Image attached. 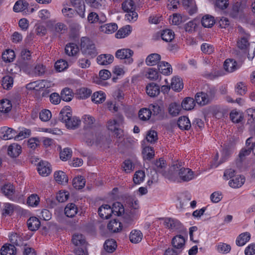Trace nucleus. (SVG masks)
Masks as SVG:
<instances>
[{
    "mask_svg": "<svg viewBox=\"0 0 255 255\" xmlns=\"http://www.w3.org/2000/svg\"><path fill=\"white\" fill-rule=\"evenodd\" d=\"M202 92L206 97L204 99L207 100L209 104L215 99L217 90L214 87L207 85L205 91Z\"/></svg>",
    "mask_w": 255,
    "mask_h": 255,
    "instance_id": "obj_12",
    "label": "nucleus"
},
{
    "mask_svg": "<svg viewBox=\"0 0 255 255\" xmlns=\"http://www.w3.org/2000/svg\"><path fill=\"white\" fill-rule=\"evenodd\" d=\"M1 191L9 200L13 201L17 200V198L14 195L15 188L13 185L11 184H5L1 188Z\"/></svg>",
    "mask_w": 255,
    "mask_h": 255,
    "instance_id": "obj_6",
    "label": "nucleus"
},
{
    "mask_svg": "<svg viewBox=\"0 0 255 255\" xmlns=\"http://www.w3.org/2000/svg\"><path fill=\"white\" fill-rule=\"evenodd\" d=\"M179 179L183 182H188L194 178V172L190 168L182 166L179 168L178 172Z\"/></svg>",
    "mask_w": 255,
    "mask_h": 255,
    "instance_id": "obj_5",
    "label": "nucleus"
},
{
    "mask_svg": "<svg viewBox=\"0 0 255 255\" xmlns=\"http://www.w3.org/2000/svg\"><path fill=\"white\" fill-rule=\"evenodd\" d=\"M111 208L112 213L117 216H121L124 213L125 209L124 206L120 202L114 203L113 205V207Z\"/></svg>",
    "mask_w": 255,
    "mask_h": 255,
    "instance_id": "obj_50",
    "label": "nucleus"
},
{
    "mask_svg": "<svg viewBox=\"0 0 255 255\" xmlns=\"http://www.w3.org/2000/svg\"><path fill=\"white\" fill-rule=\"evenodd\" d=\"M28 6V3L26 1L19 0L17 1L13 7V11L19 12L26 9Z\"/></svg>",
    "mask_w": 255,
    "mask_h": 255,
    "instance_id": "obj_48",
    "label": "nucleus"
},
{
    "mask_svg": "<svg viewBox=\"0 0 255 255\" xmlns=\"http://www.w3.org/2000/svg\"><path fill=\"white\" fill-rule=\"evenodd\" d=\"M72 242L75 246L77 247H86L87 244L85 237L79 234H75L73 236Z\"/></svg>",
    "mask_w": 255,
    "mask_h": 255,
    "instance_id": "obj_14",
    "label": "nucleus"
},
{
    "mask_svg": "<svg viewBox=\"0 0 255 255\" xmlns=\"http://www.w3.org/2000/svg\"><path fill=\"white\" fill-rule=\"evenodd\" d=\"M181 106L185 110H191L195 106V101L192 98L187 97L182 101Z\"/></svg>",
    "mask_w": 255,
    "mask_h": 255,
    "instance_id": "obj_46",
    "label": "nucleus"
},
{
    "mask_svg": "<svg viewBox=\"0 0 255 255\" xmlns=\"http://www.w3.org/2000/svg\"><path fill=\"white\" fill-rule=\"evenodd\" d=\"M182 166L181 162L176 161L171 166L167 171H164L162 175L172 181L178 180L179 168Z\"/></svg>",
    "mask_w": 255,
    "mask_h": 255,
    "instance_id": "obj_2",
    "label": "nucleus"
},
{
    "mask_svg": "<svg viewBox=\"0 0 255 255\" xmlns=\"http://www.w3.org/2000/svg\"><path fill=\"white\" fill-rule=\"evenodd\" d=\"M225 74L226 73L222 69L215 70L211 72L205 73L204 77L210 80H214Z\"/></svg>",
    "mask_w": 255,
    "mask_h": 255,
    "instance_id": "obj_26",
    "label": "nucleus"
},
{
    "mask_svg": "<svg viewBox=\"0 0 255 255\" xmlns=\"http://www.w3.org/2000/svg\"><path fill=\"white\" fill-rule=\"evenodd\" d=\"M224 68L228 72H233L238 68L237 62L232 59H227L224 63Z\"/></svg>",
    "mask_w": 255,
    "mask_h": 255,
    "instance_id": "obj_19",
    "label": "nucleus"
},
{
    "mask_svg": "<svg viewBox=\"0 0 255 255\" xmlns=\"http://www.w3.org/2000/svg\"><path fill=\"white\" fill-rule=\"evenodd\" d=\"M185 243L184 238L181 235H177L172 240V245L173 247L177 251H180V252L184 249Z\"/></svg>",
    "mask_w": 255,
    "mask_h": 255,
    "instance_id": "obj_10",
    "label": "nucleus"
},
{
    "mask_svg": "<svg viewBox=\"0 0 255 255\" xmlns=\"http://www.w3.org/2000/svg\"><path fill=\"white\" fill-rule=\"evenodd\" d=\"M131 32V28L129 25L120 28L116 34L117 38H122L127 36Z\"/></svg>",
    "mask_w": 255,
    "mask_h": 255,
    "instance_id": "obj_49",
    "label": "nucleus"
},
{
    "mask_svg": "<svg viewBox=\"0 0 255 255\" xmlns=\"http://www.w3.org/2000/svg\"><path fill=\"white\" fill-rule=\"evenodd\" d=\"M251 239V235L248 232H245L241 234L237 238L236 244L238 246H243Z\"/></svg>",
    "mask_w": 255,
    "mask_h": 255,
    "instance_id": "obj_31",
    "label": "nucleus"
},
{
    "mask_svg": "<svg viewBox=\"0 0 255 255\" xmlns=\"http://www.w3.org/2000/svg\"><path fill=\"white\" fill-rule=\"evenodd\" d=\"M171 88L175 91H180L183 88L182 79L178 77H174L172 79Z\"/></svg>",
    "mask_w": 255,
    "mask_h": 255,
    "instance_id": "obj_33",
    "label": "nucleus"
},
{
    "mask_svg": "<svg viewBox=\"0 0 255 255\" xmlns=\"http://www.w3.org/2000/svg\"><path fill=\"white\" fill-rule=\"evenodd\" d=\"M98 214L102 219H109L112 215V210L108 204L102 205L98 209Z\"/></svg>",
    "mask_w": 255,
    "mask_h": 255,
    "instance_id": "obj_11",
    "label": "nucleus"
},
{
    "mask_svg": "<svg viewBox=\"0 0 255 255\" xmlns=\"http://www.w3.org/2000/svg\"><path fill=\"white\" fill-rule=\"evenodd\" d=\"M144 177V172L141 170H138L134 173L133 181L136 184H139L143 180Z\"/></svg>",
    "mask_w": 255,
    "mask_h": 255,
    "instance_id": "obj_59",
    "label": "nucleus"
},
{
    "mask_svg": "<svg viewBox=\"0 0 255 255\" xmlns=\"http://www.w3.org/2000/svg\"><path fill=\"white\" fill-rule=\"evenodd\" d=\"M72 6L75 7L77 14L82 18H84L85 5L83 0H70Z\"/></svg>",
    "mask_w": 255,
    "mask_h": 255,
    "instance_id": "obj_7",
    "label": "nucleus"
},
{
    "mask_svg": "<svg viewBox=\"0 0 255 255\" xmlns=\"http://www.w3.org/2000/svg\"><path fill=\"white\" fill-rule=\"evenodd\" d=\"M21 151V147L17 143H12L10 145L7 149L8 154L11 157H17Z\"/></svg>",
    "mask_w": 255,
    "mask_h": 255,
    "instance_id": "obj_16",
    "label": "nucleus"
},
{
    "mask_svg": "<svg viewBox=\"0 0 255 255\" xmlns=\"http://www.w3.org/2000/svg\"><path fill=\"white\" fill-rule=\"evenodd\" d=\"M9 241L12 245L17 246H24L22 238L16 233H12L9 236Z\"/></svg>",
    "mask_w": 255,
    "mask_h": 255,
    "instance_id": "obj_40",
    "label": "nucleus"
},
{
    "mask_svg": "<svg viewBox=\"0 0 255 255\" xmlns=\"http://www.w3.org/2000/svg\"><path fill=\"white\" fill-rule=\"evenodd\" d=\"M123 227L121 222L116 219L110 221L107 225L108 229L111 233L119 232Z\"/></svg>",
    "mask_w": 255,
    "mask_h": 255,
    "instance_id": "obj_13",
    "label": "nucleus"
},
{
    "mask_svg": "<svg viewBox=\"0 0 255 255\" xmlns=\"http://www.w3.org/2000/svg\"><path fill=\"white\" fill-rule=\"evenodd\" d=\"M60 97L62 100L65 102L70 101L73 97L72 90L68 88H65L61 92Z\"/></svg>",
    "mask_w": 255,
    "mask_h": 255,
    "instance_id": "obj_42",
    "label": "nucleus"
},
{
    "mask_svg": "<svg viewBox=\"0 0 255 255\" xmlns=\"http://www.w3.org/2000/svg\"><path fill=\"white\" fill-rule=\"evenodd\" d=\"M27 225L29 230L31 231H35L40 227V222L36 217H32L27 220Z\"/></svg>",
    "mask_w": 255,
    "mask_h": 255,
    "instance_id": "obj_23",
    "label": "nucleus"
},
{
    "mask_svg": "<svg viewBox=\"0 0 255 255\" xmlns=\"http://www.w3.org/2000/svg\"><path fill=\"white\" fill-rule=\"evenodd\" d=\"M122 7L125 12L134 10V2L132 0H126L122 3Z\"/></svg>",
    "mask_w": 255,
    "mask_h": 255,
    "instance_id": "obj_56",
    "label": "nucleus"
},
{
    "mask_svg": "<svg viewBox=\"0 0 255 255\" xmlns=\"http://www.w3.org/2000/svg\"><path fill=\"white\" fill-rule=\"evenodd\" d=\"M215 23L214 17L209 14L204 15L201 20L202 25L205 27H211Z\"/></svg>",
    "mask_w": 255,
    "mask_h": 255,
    "instance_id": "obj_41",
    "label": "nucleus"
},
{
    "mask_svg": "<svg viewBox=\"0 0 255 255\" xmlns=\"http://www.w3.org/2000/svg\"><path fill=\"white\" fill-rule=\"evenodd\" d=\"M250 35L248 34H245L243 36L241 39L238 41V47L242 50H246L249 47L250 43L249 42L248 38Z\"/></svg>",
    "mask_w": 255,
    "mask_h": 255,
    "instance_id": "obj_43",
    "label": "nucleus"
},
{
    "mask_svg": "<svg viewBox=\"0 0 255 255\" xmlns=\"http://www.w3.org/2000/svg\"><path fill=\"white\" fill-rule=\"evenodd\" d=\"M161 36L163 40L170 42L174 38V33L170 29H165L163 30Z\"/></svg>",
    "mask_w": 255,
    "mask_h": 255,
    "instance_id": "obj_53",
    "label": "nucleus"
},
{
    "mask_svg": "<svg viewBox=\"0 0 255 255\" xmlns=\"http://www.w3.org/2000/svg\"><path fill=\"white\" fill-rule=\"evenodd\" d=\"M143 237L142 233L139 230H133L130 233L129 239L131 243L136 244L140 242Z\"/></svg>",
    "mask_w": 255,
    "mask_h": 255,
    "instance_id": "obj_39",
    "label": "nucleus"
},
{
    "mask_svg": "<svg viewBox=\"0 0 255 255\" xmlns=\"http://www.w3.org/2000/svg\"><path fill=\"white\" fill-rule=\"evenodd\" d=\"M146 140L150 143H154L158 139L157 133L154 130H150L148 131L146 137Z\"/></svg>",
    "mask_w": 255,
    "mask_h": 255,
    "instance_id": "obj_62",
    "label": "nucleus"
},
{
    "mask_svg": "<svg viewBox=\"0 0 255 255\" xmlns=\"http://www.w3.org/2000/svg\"><path fill=\"white\" fill-rule=\"evenodd\" d=\"M16 131L13 129L7 127H3L1 128L0 135L3 140H8L15 137Z\"/></svg>",
    "mask_w": 255,
    "mask_h": 255,
    "instance_id": "obj_9",
    "label": "nucleus"
},
{
    "mask_svg": "<svg viewBox=\"0 0 255 255\" xmlns=\"http://www.w3.org/2000/svg\"><path fill=\"white\" fill-rule=\"evenodd\" d=\"M92 93V91L88 88L82 87L77 90L76 95L78 98L86 99L89 97Z\"/></svg>",
    "mask_w": 255,
    "mask_h": 255,
    "instance_id": "obj_32",
    "label": "nucleus"
},
{
    "mask_svg": "<svg viewBox=\"0 0 255 255\" xmlns=\"http://www.w3.org/2000/svg\"><path fill=\"white\" fill-rule=\"evenodd\" d=\"M117 29L118 26L115 23H108L101 26V31L107 34L114 33Z\"/></svg>",
    "mask_w": 255,
    "mask_h": 255,
    "instance_id": "obj_44",
    "label": "nucleus"
},
{
    "mask_svg": "<svg viewBox=\"0 0 255 255\" xmlns=\"http://www.w3.org/2000/svg\"><path fill=\"white\" fill-rule=\"evenodd\" d=\"M85 1L90 7L98 9L103 8L106 3L105 0H85Z\"/></svg>",
    "mask_w": 255,
    "mask_h": 255,
    "instance_id": "obj_18",
    "label": "nucleus"
},
{
    "mask_svg": "<svg viewBox=\"0 0 255 255\" xmlns=\"http://www.w3.org/2000/svg\"><path fill=\"white\" fill-rule=\"evenodd\" d=\"M146 93L150 97H155L160 93L159 86L155 83L149 84L146 87Z\"/></svg>",
    "mask_w": 255,
    "mask_h": 255,
    "instance_id": "obj_22",
    "label": "nucleus"
},
{
    "mask_svg": "<svg viewBox=\"0 0 255 255\" xmlns=\"http://www.w3.org/2000/svg\"><path fill=\"white\" fill-rule=\"evenodd\" d=\"M204 98H206V97L203 92L197 93L195 96L196 103L201 106H204L209 104L208 102Z\"/></svg>",
    "mask_w": 255,
    "mask_h": 255,
    "instance_id": "obj_57",
    "label": "nucleus"
},
{
    "mask_svg": "<svg viewBox=\"0 0 255 255\" xmlns=\"http://www.w3.org/2000/svg\"><path fill=\"white\" fill-rule=\"evenodd\" d=\"M245 181L244 177L237 175L229 181V184L232 188H237L241 187L244 184Z\"/></svg>",
    "mask_w": 255,
    "mask_h": 255,
    "instance_id": "obj_17",
    "label": "nucleus"
},
{
    "mask_svg": "<svg viewBox=\"0 0 255 255\" xmlns=\"http://www.w3.org/2000/svg\"><path fill=\"white\" fill-rule=\"evenodd\" d=\"M105 99V94L102 91L95 92L92 96V101L96 104L102 103Z\"/></svg>",
    "mask_w": 255,
    "mask_h": 255,
    "instance_id": "obj_45",
    "label": "nucleus"
},
{
    "mask_svg": "<svg viewBox=\"0 0 255 255\" xmlns=\"http://www.w3.org/2000/svg\"><path fill=\"white\" fill-rule=\"evenodd\" d=\"M124 122V118L122 116H119L117 119L110 120L107 123V127L111 131L115 130L120 128Z\"/></svg>",
    "mask_w": 255,
    "mask_h": 255,
    "instance_id": "obj_8",
    "label": "nucleus"
},
{
    "mask_svg": "<svg viewBox=\"0 0 255 255\" xmlns=\"http://www.w3.org/2000/svg\"><path fill=\"white\" fill-rule=\"evenodd\" d=\"M0 251L1 255H15L16 253L15 246L9 244H4Z\"/></svg>",
    "mask_w": 255,
    "mask_h": 255,
    "instance_id": "obj_20",
    "label": "nucleus"
},
{
    "mask_svg": "<svg viewBox=\"0 0 255 255\" xmlns=\"http://www.w3.org/2000/svg\"><path fill=\"white\" fill-rule=\"evenodd\" d=\"M81 51L85 54L92 57L97 55V52L93 42L87 37H82L81 40Z\"/></svg>",
    "mask_w": 255,
    "mask_h": 255,
    "instance_id": "obj_1",
    "label": "nucleus"
},
{
    "mask_svg": "<svg viewBox=\"0 0 255 255\" xmlns=\"http://www.w3.org/2000/svg\"><path fill=\"white\" fill-rule=\"evenodd\" d=\"M114 60V56L111 54H101L97 58V62L102 65H107L112 63Z\"/></svg>",
    "mask_w": 255,
    "mask_h": 255,
    "instance_id": "obj_21",
    "label": "nucleus"
},
{
    "mask_svg": "<svg viewBox=\"0 0 255 255\" xmlns=\"http://www.w3.org/2000/svg\"><path fill=\"white\" fill-rule=\"evenodd\" d=\"M68 66V63L67 61L65 60L61 59L58 60L55 63V69L58 72H61L66 69Z\"/></svg>",
    "mask_w": 255,
    "mask_h": 255,
    "instance_id": "obj_61",
    "label": "nucleus"
},
{
    "mask_svg": "<svg viewBox=\"0 0 255 255\" xmlns=\"http://www.w3.org/2000/svg\"><path fill=\"white\" fill-rule=\"evenodd\" d=\"M182 3L183 6L188 10L190 15L196 12L197 7L194 0H183Z\"/></svg>",
    "mask_w": 255,
    "mask_h": 255,
    "instance_id": "obj_28",
    "label": "nucleus"
},
{
    "mask_svg": "<svg viewBox=\"0 0 255 255\" xmlns=\"http://www.w3.org/2000/svg\"><path fill=\"white\" fill-rule=\"evenodd\" d=\"M64 211L66 216L72 218L77 213L78 209L75 204L69 203L65 207Z\"/></svg>",
    "mask_w": 255,
    "mask_h": 255,
    "instance_id": "obj_27",
    "label": "nucleus"
},
{
    "mask_svg": "<svg viewBox=\"0 0 255 255\" xmlns=\"http://www.w3.org/2000/svg\"><path fill=\"white\" fill-rule=\"evenodd\" d=\"M151 115L152 112L148 108H143L139 111L138 113L139 119L144 121L149 120Z\"/></svg>",
    "mask_w": 255,
    "mask_h": 255,
    "instance_id": "obj_51",
    "label": "nucleus"
},
{
    "mask_svg": "<svg viewBox=\"0 0 255 255\" xmlns=\"http://www.w3.org/2000/svg\"><path fill=\"white\" fill-rule=\"evenodd\" d=\"M230 118L233 122L236 123H240L243 119L242 115L235 110H233L231 112Z\"/></svg>",
    "mask_w": 255,
    "mask_h": 255,
    "instance_id": "obj_63",
    "label": "nucleus"
},
{
    "mask_svg": "<svg viewBox=\"0 0 255 255\" xmlns=\"http://www.w3.org/2000/svg\"><path fill=\"white\" fill-rule=\"evenodd\" d=\"M133 54V51L130 49H121L116 51L115 56L118 59L125 60V63L130 64L133 61L131 58Z\"/></svg>",
    "mask_w": 255,
    "mask_h": 255,
    "instance_id": "obj_4",
    "label": "nucleus"
},
{
    "mask_svg": "<svg viewBox=\"0 0 255 255\" xmlns=\"http://www.w3.org/2000/svg\"><path fill=\"white\" fill-rule=\"evenodd\" d=\"M15 53L13 50L8 49L2 54V58L5 62H10L13 61L15 58Z\"/></svg>",
    "mask_w": 255,
    "mask_h": 255,
    "instance_id": "obj_54",
    "label": "nucleus"
},
{
    "mask_svg": "<svg viewBox=\"0 0 255 255\" xmlns=\"http://www.w3.org/2000/svg\"><path fill=\"white\" fill-rule=\"evenodd\" d=\"M85 180L82 176L74 178L73 179L72 184L76 189H81L85 185Z\"/></svg>",
    "mask_w": 255,
    "mask_h": 255,
    "instance_id": "obj_52",
    "label": "nucleus"
},
{
    "mask_svg": "<svg viewBox=\"0 0 255 255\" xmlns=\"http://www.w3.org/2000/svg\"><path fill=\"white\" fill-rule=\"evenodd\" d=\"M159 71L164 75H168L172 72L171 65L166 62H160L158 65Z\"/></svg>",
    "mask_w": 255,
    "mask_h": 255,
    "instance_id": "obj_30",
    "label": "nucleus"
},
{
    "mask_svg": "<svg viewBox=\"0 0 255 255\" xmlns=\"http://www.w3.org/2000/svg\"><path fill=\"white\" fill-rule=\"evenodd\" d=\"M40 201L39 197L36 194L31 195L27 199V203L31 206H36Z\"/></svg>",
    "mask_w": 255,
    "mask_h": 255,
    "instance_id": "obj_64",
    "label": "nucleus"
},
{
    "mask_svg": "<svg viewBox=\"0 0 255 255\" xmlns=\"http://www.w3.org/2000/svg\"><path fill=\"white\" fill-rule=\"evenodd\" d=\"M72 156V150L69 148H65L60 153V158L63 161H66Z\"/></svg>",
    "mask_w": 255,
    "mask_h": 255,
    "instance_id": "obj_60",
    "label": "nucleus"
},
{
    "mask_svg": "<svg viewBox=\"0 0 255 255\" xmlns=\"http://www.w3.org/2000/svg\"><path fill=\"white\" fill-rule=\"evenodd\" d=\"M164 225L170 231H182L183 227L181 222L174 218H166L164 219Z\"/></svg>",
    "mask_w": 255,
    "mask_h": 255,
    "instance_id": "obj_3",
    "label": "nucleus"
},
{
    "mask_svg": "<svg viewBox=\"0 0 255 255\" xmlns=\"http://www.w3.org/2000/svg\"><path fill=\"white\" fill-rule=\"evenodd\" d=\"M181 110V107L179 104L175 103H171L169 105V113L173 116H176L179 114Z\"/></svg>",
    "mask_w": 255,
    "mask_h": 255,
    "instance_id": "obj_58",
    "label": "nucleus"
},
{
    "mask_svg": "<svg viewBox=\"0 0 255 255\" xmlns=\"http://www.w3.org/2000/svg\"><path fill=\"white\" fill-rule=\"evenodd\" d=\"M71 116L72 112L71 109L69 108L65 107L60 111L59 116V119L60 121L66 124L67 121H68L69 120Z\"/></svg>",
    "mask_w": 255,
    "mask_h": 255,
    "instance_id": "obj_25",
    "label": "nucleus"
},
{
    "mask_svg": "<svg viewBox=\"0 0 255 255\" xmlns=\"http://www.w3.org/2000/svg\"><path fill=\"white\" fill-rule=\"evenodd\" d=\"M161 56L157 53H152L149 55L145 60V63L148 66L155 65L159 62Z\"/></svg>",
    "mask_w": 255,
    "mask_h": 255,
    "instance_id": "obj_29",
    "label": "nucleus"
},
{
    "mask_svg": "<svg viewBox=\"0 0 255 255\" xmlns=\"http://www.w3.org/2000/svg\"><path fill=\"white\" fill-rule=\"evenodd\" d=\"M80 124V120L76 117H72V115L69 120L67 121L65 125L68 128L74 129L78 128Z\"/></svg>",
    "mask_w": 255,
    "mask_h": 255,
    "instance_id": "obj_36",
    "label": "nucleus"
},
{
    "mask_svg": "<svg viewBox=\"0 0 255 255\" xmlns=\"http://www.w3.org/2000/svg\"><path fill=\"white\" fill-rule=\"evenodd\" d=\"M177 125L181 129L188 130L191 127V124L189 119L186 116L181 117L179 118Z\"/></svg>",
    "mask_w": 255,
    "mask_h": 255,
    "instance_id": "obj_35",
    "label": "nucleus"
},
{
    "mask_svg": "<svg viewBox=\"0 0 255 255\" xmlns=\"http://www.w3.org/2000/svg\"><path fill=\"white\" fill-rule=\"evenodd\" d=\"M37 170L39 173L43 176H46L49 175L51 171L49 164L46 162H40L37 166Z\"/></svg>",
    "mask_w": 255,
    "mask_h": 255,
    "instance_id": "obj_15",
    "label": "nucleus"
},
{
    "mask_svg": "<svg viewBox=\"0 0 255 255\" xmlns=\"http://www.w3.org/2000/svg\"><path fill=\"white\" fill-rule=\"evenodd\" d=\"M13 84V79L12 77L6 75L3 77L1 81V85L3 89L8 90L10 89Z\"/></svg>",
    "mask_w": 255,
    "mask_h": 255,
    "instance_id": "obj_47",
    "label": "nucleus"
},
{
    "mask_svg": "<svg viewBox=\"0 0 255 255\" xmlns=\"http://www.w3.org/2000/svg\"><path fill=\"white\" fill-rule=\"evenodd\" d=\"M12 109L11 102L6 99H2L0 101V112L4 114L9 113Z\"/></svg>",
    "mask_w": 255,
    "mask_h": 255,
    "instance_id": "obj_24",
    "label": "nucleus"
},
{
    "mask_svg": "<svg viewBox=\"0 0 255 255\" xmlns=\"http://www.w3.org/2000/svg\"><path fill=\"white\" fill-rule=\"evenodd\" d=\"M143 157L144 159L150 160L154 156L153 148L151 147L146 146L142 150Z\"/></svg>",
    "mask_w": 255,
    "mask_h": 255,
    "instance_id": "obj_55",
    "label": "nucleus"
},
{
    "mask_svg": "<svg viewBox=\"0 0 255 255\" xmlns=\"http://www.w3.org/2000/svg\"><path fill=\"white\" fill-rule=\"evenodd\" d=\"M54 179L57 182L61 184L68 183V178L66 174L62 171H58L54 173Z\"/></svg>",
    "mask_w": 255,
    "mask_h": 255,
    "instance_id": "obj_34",
    "label": "nucleus"
},
{
    "mask_svg": "<svg viewBox=\"0 0 255 255\" xmlns=\"http://www.w3.org/2000/svg\"><path fill=\"white\" fill-rule=\"evenodd\" d=\"M78 51V47L75 43H70L66 45L65 52L68 56H74Z\"/></svg>",
    "mask_w": 255,
    "mask_h": 255,
    "instance_id": "obj_37",
    "label": "nucleus"
},
{
    "mask_svg": "<svg viewBox=\"0 0 255 255\" xmlns=\"http://www.w3.org/2000/svg\"><path fill=\"white\" fill-rule=\"evenodd\" d=\"M117 247V243L114 239H109L105 241L104 248L108 253L114 252Z\"/></svg>",
    "mask_w": 255,
    "mask_h": 255,
    "instance_id": "obj_38",
    "label": "nucleus"
}]
</instances>
